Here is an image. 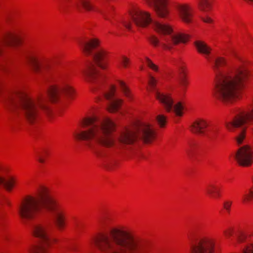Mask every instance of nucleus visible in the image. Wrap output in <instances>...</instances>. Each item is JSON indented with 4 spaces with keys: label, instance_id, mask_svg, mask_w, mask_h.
I'll return each mask as SVG.
<instances>
[{
    "label": "nucleus",
    "instance_id": "obj_1",
    "mask_svg": "<svg viewBox=\"0 0 253 253\" xmlns=\"http://www.w3.org/2000/svg\"><path fill=\"white\" fill-rule=\"evenodd\" d=\"M226 64L222 57L217 58L213 68L216 74L214 95L223 102H232L239 99L248 77L247 69L242 66L221 71L219 68Z\"/></svg>",
    "mask_w": 253,
    "mask_h": 253
},
{
    "label": "nucleus",
    "instance_id": "obj_2",
    "mask_svg": "<svg viewBox=\"0 0 253 253\" xmlns=\"http://www.w3.org/2000/svg\"><path fill=\"white\" fill-rule=\"evenodd\" d=\"M86 129L77 133L76 137L87 142L89 149L99 158L105 157V148L115 145V139L113 132L115 130V125L110 119L98 120L96 117L84 119L82 123Z\"/></svg>",
    "mask_w": 253,
    "mask_h": 253
},
{
    "label": "nucleus",
    "instance_id": "obj_3",
    "mask_svg": "<svg viewBox=\"0 0 253 253\" xmlns=\"http://www.w3.org/2000/svg\"><path fill=\"white\" fill-rule=\"evenodd\" d=\"M44 209L53 217L55 223L59 230L65 226L66 211L60 203L44 187L39 189L36 197L28 196L22 202L18 213L25 223L34 219Z\"/></svg>",
    "mask_w": 253,
    "mask_h": 253
},
{
    "label": "nucleus",
    "instance_id": "obj_4",
    "mask_svg": "<svg viewBox=\"0 0 253 253\" xmlns=\"http://www.w3.org/2000/svg\"><path fill=\"white\" fill-rule=\"evenodd\" d=\"M3 101L9 111L23 116L31 124L38 122L42 114L49 115L51 113L48 99L42 95L32 98L23 92H9Z\"/></svg>",
    "mask_w": 253,
    "mask_h": 253
},
{
    "label": "nucleus",
    "instance_id": "obj_5",
    "mask_svg": "<svg viewBox=\"0 0 253 253\" xmlns=\"http://www.w3.org/2000/svg\"><path fill=\"white\" fill-rule=\"evenodd\" d=\"M102 253H152L135 241L127 231L113 228L109 235L100 234L93 237L89 242Z\"/></svg>",
    "mask_w": 253,
    "mask_h": 253
},
{
    "label": "nucleus",
    "instance_id": "obj_6",
    "mask_svg": "<svg viewBox=\"0 0 253 253\" xmlns=\"http://www.w3.org/2000/svg\"><path fill=\"white\" fill-rule=\"evenodd\" d=\"M130 15L136 26L145 27L151 24L154 29L161 34L160 39L155 36H151L149 38V42L155 46L160 45L163 48L170 50L173 45L186 42L189 37L183 34L171 35L172 29L169 26L153 21L149 13L137 8H134L130 12Z\"/></svg>",
    "mask_w": 253,
    "mask_h": 253
},
{
    "label": "nucleus",
    "instance_id": "obj_7",
    "mask_svg": "<svg viewBox=\"0 0 253 253\" xmlns=\"http://www.w3.org/2000/svg\"><path fill=\"white\" fill-rule=\"evenodd\" d=\"M79 43L84 53L91 56L93 59L94 62L90 63L83 73L88 81H94L100 77L98 68H105L104 61L106 56V52L102 49H95L99 45L97 39H92L88 42L80 41Z\"/></svg>",
    "mask_w": 253,
    "mask_h": 253
},
{
    "label": "nucleus",
    "instance_id": "obj_8",
    "mask_svg": "<svg viewBox=\"0 0 253 253\" xmlns=\"http://www.w3.org/2000/svg\"><path fill=\"white\" fill-rule=\"evenodd\" d=\"M155 138V132L149 124L137 122L131 128H127L121 132L118 137L120 144L129 145L133 143L138 139L145 143H150Z\"/></svg>",
    "mask_w": 253,
    "mask_h": 253
},
{
    "label": "nucleus",
    "instance_id": "obj_9",
    "mask_svg": "<svg viewBox=\"0 0 253 253\" xmlns=\"http://www.w3.org/2000/svg\"><path fill=\"white\" fill-rule=\"evenodd\" d=\"M156 82L157 81L154 77H150L149 84L151 90L155 92L156 97L163 104L167 112L173 111L176 116H181L183 109V106L181 103L177 102L173 105V100L169 95L161 93L158 90H155Z\"/></svg>",
    "mask_w": 253,
    "mask_h": 253
},
{
    "label": "nucleus",
    "instance_id": "obj_10",
    "mask_svg": "<svg viewBox=\"0 0 253 253\" xmlns=\"http://www.w3.org/2000/svg\"><path fill=\"white\" fill-rule=\"evenodd\" d=\"M32 230L34 236L39 238L42 243L29 249L28 253H49L47 247L52 240L48 237L45 227L41 224H35L32 226Z\"/></svg>",
    "mask_w": 253,
    "mask_h": 253
},
{
    "label": "nucleus",
    "instance_id": "obj_11",
    "mask_svg": "<svg viewBox=\"0 0 253 253\" xmlns=\"http://www.w3.org/2000/svg\"><path fill=\"white\" fill-rule=\"evenodd\" d=\"M47 94L52 102L65 103L67 100L73 98L74 90L68 84L53 85L48 89Z\"/></svg>",
    "mask_w": 253,
    "mask_h": 253
},
{
    "label": "nucleus",
    "instance_id": "obj_12",
    "mask_svg": "<svg viewBox=\"0 0 253 253\" xmlns=\"http://www.w3.org/2000/svg\"><path fill=\"white\" fill-rule=\"evenodd\" d=\"M26 58L35 74H43L44 71H47L50 68V62L35 53H29Z\"/></svg>",
    "mask_w": 253,
    "mask_h": 253
},
{
    "label": "nucleus",
    "instance_id": "obj_13",
    "mask_svg": "<svg viewBox=\"0 0 253 253\" xmlns=\"http://www.w3.org/2000/svg\"><path fill=\"white\" fill-rule=\"evenodd\" d=\"M214 240L209 237L197 238L191 247V253H213Z\"/></svg>",
    "mask_w": 253,
    "mask_h": 253
},
{
    "label": "nucleus",
    "instance_id": "obj_14",
    "mask_svg": "<svg viewBox=\"0 0 253 253\" xmlns=\"http://www.w3.org/2000/svg\"><path fill=\"white\" fill-rule=\"evenodd\" d=\"M66 6L60 7L59 10L65 12L70 9H75L80 12L95 10L90 0H65Z\"/></svg>",
    "mask_w": 253,
    "mask_h": 253
},
{
    "label": "nucleus",
    "instance_id": "obj_15",
    "mask_svg": "<svg viewBox=\"0 0 253 253\" xmlns=\"http://www.w3.org/2000/svg\"><path fill=\"white\" fill-rule=\"evenodd\" d=\"M234 157L240 165L249 166L253 163V150L249 146H244L238 149Z\"/></svg>",
    "mask_w": 253,
    "mask_h": 253
},
{
    "label": "nucleus",
    "instance_id": "obj_16",
    "mask_svg": "<svg viewBox=\"0 0 253 253\" xmlns=\"http://www.w3.org/2000/svg\"><path fill=\"white\" fill-rule=\"evenodd\" d=\"M208 126V123L202 119L196 121L190 127L191 131L194 133L204 135L209 139H211L216 132V130L212 128L206 129Z\"/></svg>",
    "mask_w": 253,
    "mask_h": 253
},
{
    "label": "nucleus",
    "instance_id": "obj_17",
    "mask_svg": "<svg viewBox=\"0 0 253 253\" xmlns=\"http://www.w3.org/2000/svg\"><path fill=\"white\" fill-rule=\"evenodd\" d=\"M115 87L112 86L109 91L104 94V97L108 100V110L110 112H115L118 111L122 103L123 100L118 98L115 96Z\"/></svg>",
    "mask_w": 253,
    "mask_h": 253
},
{
    "label": "nucleus",
    "instance_id": "obj_18",
    "mask_svg": "<svg viewBox=\"0 0 253 253\" xmlns=\"http://www.w3.org/2000/svg\"><path fill=\"white\" fill-rule=\"evenodd\" d=\"M147 3L153 7L157 15L162 18L169 14L167 0H147Z\"/></svg>",
    "mask_w": 253,
    "mask_h": 253
},
{
    "label": "nucleus",
    "instance_id": "obj_19",
    "mask_svg": "<svg viewBox=\"0 0 253 253\" xmlns=\"http://www.w3.org/2000/svg\"><path fill=\"white\" fill-rule=\"evenodd\" d=\"M178 11L181 19L186 23H189L192 19V8L187 4H182L178 6Z\"/></svg>",
    "mask_w": 253,
    "mask_h": 253
},
{
    "label": "nucleus",
    "instance_id": "obj_20",
    "mask_svg": "<svg viewBox=\"0 0 253 253\" xmlns=\"http://www.w3.org/2000/svg\"><path fill=\"white\" fill-rule=\"evenodd\" d=\"M198 52L205 55L206 57L210 54L211 48L204 41L197 40L194 43Z\"/></svg>",
    "mask_w": 253,
    "mask_h": 253
},
{
    "label": "nucleus",
    "instance_id": "obj_21",
    "mask_svg": "<svg viewBox=\"0 0 253 253\" xmlns=\"http://www.w3.org/2000/svg\"><path fill=\"white\" fill-rule=\"evenodd\" d=\"M119 85L122 92L127 99L129 101L132 100L133 99V95L126 83L123 81H120L119 82Z\"/></svg>",
    "mask_w": 253,
    "mask_h": 253
},
{
    "label": "nucleus",
    "instance_id": "obj_22",
    "mask_svg": "<svg viewBox=\"0 0 253 253\" xmlns=\"http://www.w3.org/2000/svg\"><path fill=\"white\" fill-rule=\"evenodd\" d=\"M15 183L16 181L13 178L6 180L3 176L0 175V185L2 184L8 191L12 190Z\"/></svg>",
    "mask_w": 253,
    "mask_h": 253
},
{
    "label": "nucleus",
    "instance_id": "obj_23",
    "mask_svg": "<svg viewBox=\"0 0 253 253\" xmlns=\"http://www.w3.org/2000/svg\"><path fill=\"white\" fill-rule=\"evenodd\" d=\"M199 7L201 11H209L211 7V0H200Z\"/></svg>",
    "mask_w": 253,
    "mask_h": 253
},
{
    "label": "nucleus",
    "instance_id": "obj_24",
    "mask_svg": "<svg viewBox=\"0 0 253 253\" xmlns=\"http://www.w3.org/2000/svg\"><path fill=\"white\" fill-rule=\"evenodd\" d=\"M206 191L211 197H213L219 195V188L213 184L209 185L206 188Z\"/></svg>",
    "mask_w": 253,
    "mask_h": 253
},
{
    "label": "nucleus",
    "instance_id": "obj_25",
    "mask_svg": "<svg viewBox=\"0 0 253 253\" xmlns=\"http://www.w3.org/2000/svg\"><path fill=\"white\" fill-rule=\"evenodd\" d=\"M178 80L181 87L184 89L188 83L186 79L185 73L183 68L180 69L179 70Z\"/></svg>",
    "mask_w": 253,
    "mask_h": 253
},
{
    "label": "nucleus",
    "instance_id": "obj_26",
    "mask_svg": "<svg viewBox=\"0 0 253 253\" xmlns=\"http://www.w3.org/2000/svg\"><path fill=\"white\" fill-rule=\"evenodd\" d=\"M17 40V38L14 35L12 34H9L7 37L6 38V39L5 40V42L3 43L0 42V54L2 52V47L3 45L5 44H10L12 43L16 42Z\"/></svg>",
    "mask_w": 253,
    "mask_h": 253
},
{
    "label": "nucleus",
    "instance_id": "obj_27",
    "mask_svg": "<svg viewBox=\"0 0 253 253\" xmlns=\"http://www.w3.org/2000/svg\"><path fill=\"white\" fill-rule=\"evenodd\" d=\"M48 151L45 148H43L38 154V159L39 162L44 163L45 162L44 157L48 155Z\"/></svg>",
    "mask_w": 253,
    "mask_h": 253
},
{
    "label": "nucleus",
    "instance_id": "obj_28",
    "mask_svg": "<svg viewBox=\"0 0 253 253\" xmlns=\"http://www.w3.org/2000/svg\"><path fill=\"white\" fill-rule=\"evenodd\" d=\"M249 238L248 235L243 232H240L237 235V240L239 243L248 242L249 241Z\"/></svg>",
    "mask_w": 253,
    "mask_h": 253
},
{
    "label": "nucleus",
    "instance_id": "obj_29",
    "mask_svg": "<svg viewBox=\"0 0 253 253\" xmlns=\"http://www.w3.org/2000/svg\"><path fill=\"white\" fill-rule=\"evenodd\" d=\"M157 121L161 127H163L167 122L166 117L163 115H159L157 117Z\"/></svg>",
    "mask_w": 253,
    "mask_h": 253
},
{
    "label": "nucleus",
    "instance_id": "obj_30",
    "mask_svg": "<svg viewBox=\"0 0 253 253\" xmlns=\"http://www.w3.org/2000/svg\"><path fill=\"white\" fill-rule=\"evenodd\" d=\"M146 64L148 67L151 68L153 70L155 71H158V67L154 64L152 61L149 59L148 58H146Z\"/></svg>",
    "mask_w": 253,
    "mask_h": 253
},
{
    "label": "nucleus",
    "instance_id": "obj_31",
    "mask_svg": "<svg viewBox=\"0 0 253 253\" xmlns=\"http://www.w3.org/2000/svg\"><path fill=\"white\" fill-rule=\"evenodd\" d=\"M129 62V59L126 57H123L120 61V64L124 68H127Z\"/></svg>",
    "mask_w": 253,
    "mask_h": 253
},
{
    "label": "nucleus",
    "instance_id": "obj_32",
    "mask_svg": "<svg viewBox=\"0 0 253 253\" xmlns=\"http://www.w3.org/2000/svg\"><path fill=\"white\" fill-rule=\"evenodd\" d=\"M253 199V190L250 189L249 193L245 195L243 198V202L248 201Z\"/></svg>",
    "mask_w": 253,
    "mask_h": 253
},
{
    "label": "nucleus",
    "instance_id": "obj_33",
    "mask_svg": "<svg viewBox=\"0 0 253 253\" xmlns=\"http://www.w3.org/2000/svg\"><path fill=\"white\" fill-rule=\"evenodd\" d=\"M242 253H253V243L250 244L245 248Z\"/></svg>",
    "mask_w": 253,
    "mask_h": 253
},
{
    "label": "nucleus",
    "instance_id": "obj_34",
    "mask_svg": "<svg viewBox=\"0 0 253 253\" xmlns=\"http://www.w3.org/2000/svg\"><path fill=\"white\" fill-rule=\"evenodd\" d=\"M232 202L230 201H227L224 203V204H223L224 208L228 212H229L230 211V207L232 205Z\"/></svg>",
    "mask_w": 253,
    "mask_h": 253
},
{
    "label": "nucleus",
    "instance_id": "obj_35",
    "mask_svg": "<svg viewBox=\"0 0 253 253\" xmlns=\"http://www.w3.org/2000/svg\"><path fill=\"white\" fill-rule=\"evenodd\" d=\"M223 232H224L225 236L227 238H228L232 235L233 233V230L231 228H229V229L224 230L223 231Z\"/></svg>",
    "mask_w": 253,
    "mask_h": 253
},
{
    "label": "nucleus",
    "instance_id": "obj_36",
    "mask_svg": "<svg viewBox=\"0 0 253 253\" xmlns=\"http://www.w3.org/2000/svg\"><path fill=\"white\" fill-rule=\"evenodd\" d=\"M5 213L2 211H0V226H1L4 223L5 219Z\"/></svg>",
    "mask_w": 253,
    "mask_h": 253
},
{
    "label": "nucleus",
    "instance_id": "obj_37",
    "mask_svg": "<svg viewBox=\"0 0 253 253\" xmlns=\"http://www.w3.org/2000/svg\"><path fill=\"white\" fill-rule=\"evenodd\" d=\"M202 19L203 20L204 22H206V23H211L212 22V20L211 19L208 17V16H206L205 17H203L202 18Z\"/></svg>",
    "mask_w": 253,
    "mask_h": 253
},
{
    "label": "nucleus",
    "instance_id": "obj_38",
    "mask_svg": "<svg viewBox=\"0 0 253 253\" xmlns=\"http://www.w3.org/2000/svg\"><path fill=\"white\" fill-rule=\"evenodd\" d=\"M124 26L126 28L128 29V30L130 29V26L129 23H128V22H124Z\"/></svg>",
    "mask_w": 253,
    "mask_h": 253
},
{
    "label": "nucleus",
    "instance_id": "obj_39",
    "mask_svg": "<svg viewBox=\"0 0 253 253\" xmlns=\"http://www.w3.org/2000/svg\"><path fill=\"white\" fill-rule=\"evenodd\" d=\"M186 153H187V155H188V156L189 157H191L192 156L191 150L190 149L188 148L186 150Z\"/></svg>",
    "mask_w": 253,
    "mask_h": 253
},
{
    "label": "nucleus",
    "instance_id": "obj_40",
    "mask_svg": "<svg viewBox=\"0 0 253 253\" xmlns=\"http://www.w3.org/2000/svg\"><path fill=\"white\" fill-rule=\"evenodd\" d=\"M100 12L103 14V15L105 19L108 20H109V17L107 14L103 13L101 12Z\"/></svg>",
    "mask_w": 253,
    "mask_h": 253
},
{
    "label": "nucleus",
    "instance_id": "obj_41",
    "mask_svg": "<svg viewBox=\"0 0 253 253\" xmlns=\"http://www.w3.org/2000/svg\"><path fill=\"white\" fill-rule=\"evenodd\" d=\"M245 0L248 2L253 3V0Z\"/></svg>",
    "mask_w": 253,
    "mask_h": 253
},
{
    "label": "nucleus",
    "instance_id": "obj_42",
    "mask_svg": "<svg viewBox=\"0 0 253 253\" xmlns=\"http://www.w3.org/2000/svg\"><path fill=\"white\" fill-rule=\"evenodd\" d=\"M72 250H73V251H76V249L75 247H73L72 249H71Z\"/></svg>",
    "mask_w": 253,
    "mask_h": 253
}]
</instances>
